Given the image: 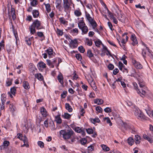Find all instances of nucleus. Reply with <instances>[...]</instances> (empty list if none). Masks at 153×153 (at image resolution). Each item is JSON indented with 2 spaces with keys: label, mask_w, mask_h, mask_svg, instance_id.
<instances>
[{
  "label": "nucleus",
  "mask_w": 153,
  "mask_h": 153,
  "mask_svg": "<svg viewBox=\"0 0 153 153\" xmlns=\"http://www.w3.org/2000/svg\"><path fill=\"white\" fill-rule=\"evenodd\" d=\"M4 41L3 40H2L0 42V51H1L4 47Z\"/></svg>",
  "instance_id": "nucleus-57"
},
{
  "label": "nucleus",
  "mask_w": 153,
  "mask_h": 153,
  "mask_svg": "<svg viewBox=\"0 0 153 153\" xmlns=\"http://www.w3.org/2000/svg\"><path fill=\"white\" fill-rule=\"evenodd\" d=\"M76 57L78 60H81L82 59V56L80 54H76Z\"/></svg>",
  "instance_id": "nucleus-55"
},
{
  "label": "nucleus",
  "mask_w": 153,
  "mask_h": 153,
  "mask_svg": "<svg viewBox=\"0 0 153 153\" xmlns=\"http://www.w3.org/2000/svg\"><path fill=\"white\" fill-rule=\"evenodd\" d=\"M94 102L95 103H97L98 105H100L102 104L103 102V101L100 99H97L95 100Z\"/></svg>",
  "instance_id": "nucleus-31"
},
{
  "label": "nucleus",
  "mask_w": 153,
  "mask_h": 153,
  "mask_svg": "<svg viewBox=\"0 0 153 153\" xmlns=\"http://www.w3.org/2000/svg\"><path fill=\"white\" fill-rule=\"evenodd\" d=\"M65 108L66 110L69 112H71L72 111V108L69 103H66L65 104Z\"/></svg>",
  "instance_id": "nucleus-24"
},
{
  "label": "nucleus",
  "mask_w": 153,
  "mask_h": 153,
  "mask_svg": "<svg viewBox=\"0 0 153 153\" xmlns=\"http://www.w3.org/2000/svg\"><path fill=\"white\" fill-rule=\"evenodd\" d=\"M105 7H106V5L105 4ZM105 8H106V9L107 10L109 16L110 17V18L111 19H112L114 18L115 17L114 16L113 14L109 11L108 8L106 7H105Z\"/></svg>",
  "instance_id": "nucleus-38"
},
{
  "label": "nucleus",
  "mask_w": 153,
  "mask_h": 153,
  "mask_svg": "<svg viewBox=\"0 0 153 153\" xmlns=\"http://www.w3.org/2000/svg\"><path fill=\"white\" fill-rule=\"evenodd\" d=\"M96 110L98 111L99 113H102L103 111L102 109L100 106H98L96 108Z\"/></svg>",
  "instance_id": "nucleus-50"
},
{
  "label": "nucleus",
  "mask_w": 153,
  "mask_h": 153,
  "mask_svg": "<svg viewBox=\"0 0 153 153\" xmlns=\"http://www.w3.org/2000/svg\"><path fill=\"white\" fill-rule=\"evenodd\" d=\"M35 77L39 81L44 80L43 76L41 73H37L35 74Z\"/></svg>",
  "instance_id": "nucleus-17"
},
{
  "label": "nucleus",
  "mask_w": 153,
  "mask_h": 153,
  "mask_svg": "<svg viewBox=\"0 0 153 153\" xmlns=\"http://www.w3.org/2000/svg\"><path fill=\"white\" fill-rule=\"evenodd\" d=\"M30 65L32 66L31 68H30V74L31 75H34L35 72V70H37L34 67V65H33L32 64H30Z\"/></svg>",
  "instance_id": "nucleus-22"
},
{
  "label": "nucleus",
  "mask_w": 153,
  "mask_h": 153,
  "mask_svg": "<svg viewBox=\"0 0 153 153\" xmlns=\"http://www.w3.org/2000/svg\"><path fill=\"white\" fill-rule=\"evenodd\" d=\"M40 112L43 116L46 117L47 116L46 110L44 107H42L40 108Z\"/></svg>",
  "instance_id": "nucleus-21"
},
{
  "label": "nucleus",
  "mask_w": 153,
  "mask_h": 153,
  "mask_svg": "<svg viewBox=\"0 0 153 153\" xmlns=\"http://www.w3.org/2000/svg\"><path fill=\"white\" fill-rule=\"evenodd\" d=\"M131 38L132 41L131 44L133 45L134 46L137 44V41L135 35L132 34Z\"/></svg>",
  "instance_id": "nucleus-12"
},
{
  "label": "nucleus",
  "mask_w": 153,
  "mask_h": 153,
  "mask_svg": "<svg viewBox=\"0 0 153 153\" xmlns=\"http://www.w3.org/2000/svg\"><path fill=\"white\" fill-rule=\"evenodd\" d=\"M143 45L144 46V48L142 50V54L143 57L145 58L146 57V55L149 53V49L145 43H143Z\"/></svg>",
  "instance_id": "nucleus-7"
},
{
  "label": "nucleus",
  "mask_w": 153,
  "mask_h": 153,
  "mask_svg": "<svg viewBox=\"0 0 153 153\" xmlns=\"http://www.w3.org/2000/svg\"><path fill=\"white\" fill-rule=\"evenodd\" d=\"M119 71L118 68H115L113 71V74L114 75H115Z\"/></svg>",
  "instance_id": "nucleus-63"
},
{
  "label": "nucleus",
  "mask_w": 153,
  "mask_h": 153,
  "mask_svg": "<svg viewBox=\"0 0 153 153\" xmlns=\"http://www.w3.org/2000/svg\"><path fill=\"white\" fill-rule=\"evenodd\" d=\"M58 80L59 82L61 83L62 85H63L64 84L63 81V77L62 74H59L58 76L57 77Z\"/></svg>",
  "instance_id": "nucleus-27"
},
{
  "label": "nucleus",
  "mask_w": 153,
  "mask_h": 153,
  "mask_svg": "<svg viewBox=\"0 0 153 153\" xmlns=\"http://www.w3.org/2000/svg\"><path fill=\"white\" fill-rule=\"evenodd\" d=\"M55 121L58 124H60L62 123V120L60 115H57L55 117Z\"/></svg>",
  "instance_id": "nucleus-26"
},
{
  "label": "nucleus",
  "mask_w": 153,
  "mask_h": 153,
  "mask_svg": "<svg viewBox=\"0 0 153 153\" xmlns=\"http://www.w3.org/2000/svg\"><path fill=\"white\" fill-rule=\"evenodd\" d=\"M88 82L93 90L95 91H97V88L93 80L92 79L91 81H89Z\"/></svg>",
  "instance_id": "nucleus-13"
},
{
  "label": "nucleus",
  "mask_w": 153,
  "mask_h": 153,
  "mask_svg": "<svg viewBox=\"0 0 153 153\" xmlns=\"http://www.w3.org/2000/svg\"><path fill=\"white\" fill-rule=\"evenodd\" d=\"M24 139L22 140V141L24 143L28 144V139L25 135L24 136Z\"/></svg>",
  "instance_id": "nucleus-52"
},
{
  "label": "nucleus",
  "mask_w": 153,
  "mask_h": 153,
  "mask_svg": "<svg viewBox=\"0 0 153 153\" xmlns=\"http://www.w3.org/2000/svg\"><path fill=\"white\" fill-rule=\"evenodd\" d=\"M56 32L57 34L60 36H62L63 34L62 31L58 28H57Z\"/></svg>",
  "instance_id": "nucleus-51"
},
{
  "label": "nucleus",
  "mask_w": 153,
  "mask_h": 153,
  "mask_svg": "<svg viewBox=\"0 0 153 153\" xmlns=\"http://www.w3.org/2000/svg\"><path fill=\"white\" fill-rule=\"evenodd\" d=\"M95 44L96 46L97 47H100L101 44L103 45V44H102V42L99 39L95 41Z\"/></svg>",
  "instance_id": "nucleus-36"
},
{
  "label": "nucleus",
  "mask_w": 153,
  "mask_h": 153,
  "mask_svg": "<svg viewBox=\"0 0 153 153\" xmlns=\"http://www.w3.org/2000/svg\"><path fill=\"white\" fill-rule=\"evenodd\" d=\"M89 22L92 26L93 29H95L96 28L97 25L94 19H93L92 20H91Z\"/></svg>",
  "instance_id": "nucleus-16"
},
{
  "label": "nucleus",
  "mask_w": 153,
  "mask_h": 153,
  "mask_svg": "<svg viewBox=\"0 0 153 153\" xmlns=\"http://www.w3.org/2000/svg\"><path fill=\"white\" fill-rule=\"evenodd\" d=\"M63 4L64 11L66 12H67L70 10V6L73 3L71 0H63Z\"/></svg>",
  "instance_id": "nucleus-5"
},
{
  "label": "nucleus",
  "mask_w": 153,
  "mask_h": 153,
  "mask_svg": "<svg viewBox=\"0 0 153 153\" xmlns=\"http://www.w3.org/2000/svg\"><path fill=\"white\" fill-rule=\"evenodd\" d=\"M85 16L89 22L94 19L87 12L85 13Z\"/></svg>",
  "instance_id": "nucleus-34"
},
{
  "label": "nucleus",
  "mask_w": 153,
  "mask_h": 153,
  "mask_svg": "<svg viewBox=\"0 0 153 153\" xmlns=\"http://www.w3.org/2000/svg\"><path fill=\"white\" fill-rule=\"evenodd\" d=\"M74 130L75 131L78 133H80L82 132H83V131L82 130L81 128L79 127H77L75 128Z\"/></svg>",
  "instance_id": "nucleus-42"
},
{
  "label": "nucleus",
  "mask_w": 153,
  "mask_h": 153,
  "mask_svg": "<svg viewBox=\"0 0 153 153\" xmlns=\"http://www.w3.org/2000/svg\"><path fill=\"white\" fill-rule=\"evenodd\" d=\"M80 143L82 144L85 145L87 143V140L85 138L82 139L80 140Z\"/></svg>",
  "instance_id": "nucleus-59"
},
{
  "label": "nucleus",
  "mask_w": 153,
  "mask_h": 153,
  "mask_svg": "<svg viewBox=\"0 0 153 153\" xmlns=\"http://www.w3.org/2000/svg\"><path fill=\"white\" fill-rule=\"evenodd\" d=\"M45 51L47 53L49 56L51 57H52L53 56H54V55L55 54V53L53 52V49L50 48H49Z\"/></svg>",
  "instance_id": "nucleus-11"
},
{
  "label": "nucleus",
  "mask_w": 153,
  "mask_h": 153,
  "mask_svg": "<svg viewBox=\"0 0 153 153\" xmlns=\"http://www.w3.org/2000/svg\"><path fill=\"white\" fill-rule=\"evenodd\" d=\"M62 117L64 119L69 120L71 117V115L67 113H65L62 115Z\"/></svg>",
  "instance_id": "nucleus-23"
},
{
  "label": "nucleus",
  "mask_w": 153,
  "mask_h": 153,
  "mask_svg": "<svg viewBox=\"0 0 153 153\" xmlns=\"http://www.w3.org/2000/svg\"><path fill=\"white\" fill-rule=\"evenodd\" d=\"M25 41L28 45H30L31 44V42L30 38H28L27 37L26 38Z\"/></svg>",
  "instance_id": "nucleus-46"
},
{
  "label": "nucleus",
  "mask_w": 153,
  "mask_h": 153,
  "mask_svg": "<svg viewBox=\"0 0 153 153\" xmlns=\"http://www.w3.org/2000/svg\"><path fill=\"white\" fill-rule=\"evenodd\" d=\"M32 14L34 18H37L39 16V12L37 10H33Z\"/></svg>",
  "instance_id": "nucleus-19"
},
{
  "label": "nucleus",
  "mask_w": 153,
  "mask_h": 153,
  "mask_svg": "<svg viewBox=\"0 0 153 153\" xmlns=\"http://www.w3.org/2000/svg\"><path fill=\"white\" fill-rule=\"evenodd\" d=\"M47 62V64L51 66L52 68H53L54 67V65L53 64L52 62L49 59H47L46 60Z\"/></svg>",
  "instance_id": "nucleus-40"
},
{
  "label": "nucleus",
  "mask_w": 153,
  "mask_h": 153,
  "mask_svg": "<svg viewBox=\"0 0 153 153\" xmlns=\"http://www.w3.org/2000/svg\"><path fill=\"white\" fill-rule=\"evenodd\" d=\"M10 92L11 94L15 95L16 92V89L15 87H13L10 89Z\"/></svg>",
  "instance_id": "nucleus-44"
},
{
  "label": "nucleus",
  "mask_w": 153,
  "mask_h": 153,
  "mask_svg": "<svg viewBox=\"0 0 153 153\" xmlns=\"http://www.w3.org/2000/svg\"><path fill=\"white\" fill-rule=\"evenodd\" d=\"M78 49L79 51L81 53H83L85 51V50L84 48L82 46L78 47Z\"/></svg>",
  "instance_id": "nucleus-49"
},
{
  "label": "nucleus",
  "mask_w": 153,
  "mask_h": 153,
  "mask_svg": "<svg viewBox=\"0 0 153 153\" xmlns=\"http://www.w3.org/2000/svg\"><path fill=\"white\" fill-rule=\"evenodd\" d=\"M67 92L66 91H64L61 95V97L62 98H65L67 96Z\"/></svg>",
  "instance_id": "nucleus-45"
},
{
  "label": "nucleus",
  "mask_w": 153,
  "mask_h": 153,
  "mask_svg": "<svg viewBox=\"0 0 153 153\" xmlns=\"http://www.w3.org/2000/svg\"><path fill=\"white\" fill-rule=\"evenodd\" d=\"M37 67L39 70H42V69L45 68L46 66L45 63L42 62H39L37 64Z\"/></svg>",
  "instance_id": "nucleus-9"
},
{
  "label": "nucleus",
  "mask_w": 153,
  "mask_h": 153,
  "mask_svg": "<svg viewBox=\"0 0 153 153\" xmlns=\"http://www.w3.org/2000/svg\"><path fill=\"white\" fill-rule=\"evenodd\" d=\"M87 56L89 58L92 60V58L94 57V54L92 53L91 51V50H88L87 52ZM93 62H96V61L94 60H93Z\"/></svg>",
  "instance_id": "nucleus-15"
},
{
  "label": "nucleus",
  "mask_w": 153,
  "mask_h": 153,
  "mask_svg": "<svg viewBox=\"0 0 153 153\" xmlns=\"http://www.w3.org/2000/svg\"><path fill=\"white\" fill-rule=\"evenodd\" d=\"M59 133L65 140H68L70 143L72 144L76 141L75 137L74 136V131L71 129L61 130Z\"/></svg>",
  "instance_id": "nucleus-1"
},
{
  "label": "nucleus",
  "mask_w": 153,
  "mask_h": 153,
  "mask_svg": "<svg viewBox=\"0 0 153 153\" xmlns=\"http://www.w3.org/2000/svg\"><path fill=\"white\" fill-rule=\"evenodd\" d=\"M127 142L129 145L132 146L134 143V140L133 138L129 137L127 140Z\"/></svg>",
  "instance_id": "nucleus-28"
},
{
  "label": "nucleus",
  "mask_w": 153,
  "mask_h": 153,
  "mask_svg": "<svg viewBox=\"0 0 153 153\" xmlns=\"http://www.w3.org/2000/svg\"><path fill=\"white\" fill-rule=\"evenodd\" d=\"M43 28V26L41 25V22L38 19L35 20L29 28L30 33L32 34H34L36 32L35 28L37 30H40Z\"/></svg>",
  "instance_id": "nucleus-2"
},
{
  "label": "nucleus",
  "mask_w": 153,
  "mask_h": 153,
  "mask_svg": "<svg viewBox=\"0 0 153 153\" xmlns=\"http://www.w3.org/2000/svg\"><path fill=\"white\" fill-rule=\"evenodd\" d=\"M119 68L120 70L121 71H122L123 68L124 67V65L121 62H119Z\"/></svg>",
  "instance_id": "nucleus-47"
},
{
  "label": "nucleus",
  "mask_w": 153,
  "mask_h": 153,
  "mask_svg": "<svg viewBox=\"0 0 153 153\" xmlns=\"http://www.w3.org/2000/svg\"><path fill=\"white\" fill-rule=\"evenodd\" d=\"M108 24L110 29L111 30H113V26L111 23L110 22H108Z\"/></svg>",
  "instance_id": "nucleus-62"
},
{
  "label": "nucleus",
  "mask_w": 153,
  "mask_h": 153,
  "mask_svg": "<svg viewBox=\"0 0 153 153\" xmlns=\"http://www.w3.org/2000/svg\"><path fill=\"white\" fill-rule=\"evenodd\" d=\"M70 43V47L72 48H76L78 46L77 41L76 39L71 40Z\"/></svg>",
  "instance_id": "nucleus-8"
},
{
  "label": "nucleus",
  "mask_w": 153,
  "mask_h": 153,
  "mask_svg": "<svg viewBox=\"0 0 153 153\" xmlns=\"http://www.w3.org/2000/svg\"><path fill=\"white\" fill-rule=\"evenodd\" d=\"M91 121L92 123L94 124L96 123H99V122L100 121V120L98 118H96L94 119H91Z\"/></svg>",
  "instance_id": "nucleus-39"
},
{
  "label": "nucleus",
  "mask_w": 153,
  "mask_h": 153,
  "mask_svg": "<svg viewBox=\"0 0 153 153\" xmlns=\"http://www.w3.org/2000/svg\"><path fill=\"white\" fill-rule=\"evenodd\" d=\"M59 19L60 23L64 25L66 24L67 23V22L65 20V18L63 17L59 18Z\"/></svg>",
  "instance_id": "nucleus-33"
},
{
  "label": "nucleus",
  "mask_w": 153,
  "mask_h": 153,
  "mask_svg": "<svg viewBox=\"0 0 153 153\" xmlns=\"http://www.w3.org/2000/svg\"><path fill=\"white\" fill-rule=\"evenodd\" d=\"M61 0H56L55 2L56 8L58 9L59 10H61Z\"/></svg>",
  "instance_id": "nucleus-14"
},
{
  "label": "nucleus",
  "mask_w": 153,
  "mask_h": 153,
  "mask_svg": "<svg viewBox=\"0 0 153 153\" xmlns=\"http://www.w3.org/2000/svg\"><path fill=\"white\" fill-rule=\"evenodd\" d=\"M13 79H8L6 81V85L7 86H10L12 84Z\"/></svg>",
  "instance_id": "nucleus-43"
},
{
  "label": "nucleus",
  "mask_w": 153,
  "mask_h": 153,
  "mask_svg": "<svg viewBox=\"0 0 153 153\" xmlns=\"http://www.w3.org/2000/svg\"><path fill=\"white\" fill-rule=\"evenodd\" d=\"M9 142L7 140L4 141L3 143V146H8L9 145Z\"/></svg>",
  "instance_id": "nucleus-58"
},
{
  "label": "nucleus",
  "mask_w": 153,
  "mask_h": 153,
  "mask_svg": "<svg viewBox=\"0 0 153 153\" xmlns=\"http://www.w3.org/2000/svg\"><path fill=\"white\" fill-rule=\"evenodd\" d=\"M132 62L136 68L138 69H141L142 68L143 66L139 62H137L135 60H134Z\"/></svg>",
  "instance_id": "nucleus-10"
},
{
  "label": "nucleus",
  "mask_w": 153,
  "mask_h": 153,
  "mask_svg": "<svg viewBox=\"0 0 153 153\" xmlns=\"http://www.w3.org/2000/svg\"><path fill=\"white\" fill-rule=\"evenodd\" d=\"M80 29L82 30V33L84 34H86L88 30V27L86 25L82 27Z\"/></svg>",
  "instance_id": "nucleus-25"
},
{
  "label": "nucleus",
  "mask_w": 153,
  "mask_h": 153,
  "mask_svg": "<svg viewBox=\"0 0 153 153\" xmlns=\"http://www.w3.org/2000/svg\"><path fill=\"white\" fill-rule=\"evenodd\" d=\"M74 14L76 17H79L82 15V13L80 9H78L74 10Z\"/></svg>",
  "instance_id": "nucleus-20"
},
{
  "label": "nucleus",
  "mask_w": 153,
  "mask_h": 153,
  "mask_svg": "<svg viewBox=\"0 0 153 153\" xmlns=\"http://www.w3.org/2000/svg\"><path fill=\"white\" fill-rule=\"evenodd\" d=\"M37 1L36 0H33L31 2V5L32 6H35L37 4Z\"/></svg>",
  "instance_id": "nucleus-53"
},
{
  "label": "nucleus",
  "mask_w": 153,
  "mask_h": 153,
  "mask_svg": "<svg viewBox=\"0 0 153 153\" xmlns=\"http://www.w3.org/2000/svg\"><path fill=\"white\" fill-rule=\"evenodd\" d=\"M86 131L88 134H91L93 133V130L91 128H88L86 129Z\"/></svg>",
  "instance_id": "nucleus-54"
},
{
  "label": "nucleus",
  "mask_w": 153,
  "mask_h": 153,
  "mask_svg": "<svg viewBox=\"0 0 153 153\" xmlns=\"http://www.w3.org/2000/svg\"><path fill=\"white\" fill-rule=\"evenodd\" d=\"M85 25V24L83 20H81L78 23V27L80 29L84 26Z\"/></svg>",
  "instance_id": "nucleus-29"
},
{
  "label": "nucleus",
  "mask_w": 153,
  "mask_h": 153,
  "mask_svg": "<svg viewBox=\"0 0 153 153\" xmlns=\"http://www.w3.org/2000/svg\"><path fill=\"white\" fill-rule=\"evenodd\" d=\"M108 68L110 70H112L114 68V66L113 64H110L108 66Z\"/></svg>",
  "instance_id": "nucleus-61"
},
{
  "label": "nucleus",
  "mask_w": 153,
  "mask_h": 153,
  "mask_svg": "<svg viewBox=\"0 0 153 153\" xmlns=\"http://www.w3.org/2000/svg\"><path fill=\"white\" fill-rule=\"evenodd\" d=\"M37 144L41 148H43L44 147V143L41 141H39L37 143Z\"/></svg>",
  "instance_id": "nucleus-48"
},
{
  "label": "nucleus",
  "mask_w": 153,
  "mask_h": 153,
  "mask_svg": "<svg viewBox=\"0 0 153 153\" xmlns=\"http://www.w3.org/2000/svg\"><path fill=\"white\" fill-rule=\"evenodd\" d=\"M87 45L89 46H91L92 45V42L91 41V40H89V39H88L87 40Z\"/></svg>",
  "instance_id": "nucleus-60"
},
{
  "label": "nucleus",
  "mask_w": 153,
  "mask_h": 153,
  "mask_svg": "<svg viewBox=\"0 0 153 153\" xmlns=\"http://www.w3.org/2000/svg\"><path fill=\"white\" fill-rule=\"evenodd\" d=\"M139 84L140 88L138 89L137 93L140 94V96L142 97H144L146 96L147 90L143 82H139Z\"/></svg>",
  "instance_id": "nucleus-3"
},
{
  "label": "nucleus",
  "mask_w": 153,
  "mask_h": 153,
  "mask_svg": "<svg viewBox=\"0 0 153 153\" xmlns=\"http://www.w3.org/2000/svg\"><path fill=\"white\" fill-rule=\"evenodd\" d=\"M23 86L25 89L28 90L30 88V86L28 82L24 81L23 82Z\"/></svg>",
  "instance_id": "nucleus-18"
},
{
  "label": "nucleus",
  "mask_w": 153,
  "mask_h": 153,
  "mask_svg": "<svg viewBox=\"0 0 153 153\" xmlns=\"http://www.w3.org/2000/svg\"><path fill=\"white\" fill-rule=\"evenodd\" d=\"M101 147L103 150L106 151H108L110 150L109 148L105 145H102Z\"/></svg>",
  "instance_id": "nucleus-41"
},
{
  "label": "nucleus",
  "mask_w": 153,
  "mask_h": 153,
  "mask_svg": "<svg viewBox=\"0 0 153 153\" xmlns=\"http://www.w3.org/2000/svg\"><path fill=\"white\" fill-rule=\"evenodd\" d=\"M8 14V16L10 17L12 16V19L14 20L16 18L15 12L14 8L11 7V10H10V6L9 4L7 5Z\"/></svg>",
  "instance_id": "nucleus-6"
},
{
  "label": "nucleus",
  "mask_w": 153,
  "mask_h": 153,
  "mask_svg": "<svg viewBox=\"0 0 153 153\" xmlns=\"http://www.w3.org/2000/svg\"><path fill=\"white\" fill-rule=\"evenodd\" d=\"M135 143L136 144H139L140 143L141 137L138 135H135Z\"/></svg>",
  "instance_id": "nucleus-30"
},
{
  "label": "nucleus",
  "mask_w": 153,
  "mask_h": 153,
  "mask_svg": "<svg viewBox=\"0 0 153 153\" xmlns=\"http://www.w3.org/2000/svg\"><path fill=\"white\" fill-rule=\"evenodd\" d=\"M44 4L45 5L46 10L48 13L50 12L51 11V7L49 4H45L44 3Z\"/></svg>",
  "instance_id": "nucleus-32"
},
{
  "label": "nucleus",
  "mask_w": 153,
  "mask_h": 153,
  "mask_svg": "<svg viewBox=\"0 0 153 153\" xmlns=\"http://www.w3.org/2000/svg\"><path fill=\"white\" fill-rule=\"evenodd\" d=\"M104 120L105 121H106L107 123L109 124L110 126H112V123L111 122L110 118L108 117H105L104 118Z\"/></svg>",
  "instance_id": "nucleus-35"
},
{
  "label": "nucleus",
  "mask_w": 153,
  "mask_h": 153,
  "mask_svg": "<svg viewBox=\"0 0 153 153\" xmlns=\"http://www.w3.org/2000/svg\"><path fill=\"white\" fill-rule=\"evenodd\" d=\"M104 111L106 113L110 112L111 110V108L109 107H107L104 109Z\"/></svg>",
  "instance_id": "nucleus-56"
},
{
  "label": "nucleus",
  "mask_w": 153,
  "mask_h": 153,
  "mask_svg": "<svg viewBox=\"0 0 153 153\" xmlns=\"http://www.w3.org/2000/svg\"><path fill=\"white\" fill-rule=\"evenodd\" d=\"M94 149V147L92 145H91L88 147V150L90 151H92Z\"/></svg>",
  "instance_id": "nucleus-64"
},
{
  "label": "nucleus",
  "mask_w": 153,
  "mask_h": 153,
  "mask_svg": "<svg viewBox=\"0 0 153 153\" xmlns=\"http://www.w3.org/2000/svg\"><path fill=\"white\" fill-rule=\"evenodd\" d=\"M37 35L38 36L40 37H43V39L41 40L42 41L43 40L45 39V36L43 32H38L37 33Z\"/></svg>",
  "instance_id": "nucleus-37"
},
{
  "label": "nucleus",
  "mask_w": 153,
  "mask_h": 153,
  "mask_svg": "<svg viewBox=\"0 0 153 153\" xmlns=\"http://www.w3.org/2000/svg\"><path fill=\"white\" fill-rule=\"evenodd\" d=\"M134 114L139 119L142 120H147V118L139 108H135L134 110Z\"/></svg>",
  "instance_id": "nucleus-4"
}]
</instances>
